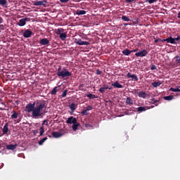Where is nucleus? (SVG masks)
Returning a JSON list of instances; mask_svg holds the SVG:
<instances>
[{
    "mask_svg": "<svg viewBox=\"0 0 180 180\" xmlns=\"http://www.w3.org/2000/svg\"><path fill=\"white\" fill-rule=\"evenodd\" d=\"M44 127H40V135H39V136H41L42 135H44Z\"/></svg>",
    "mask_w": 180,
    "mask_h": 180,
    "instance_id": "36",
    "label": "nucleus"
},
{
    "mask_svg": "<svg viewBox=\"0 0 180 180\" xmlns=\"http://www.w3.org/2000/svg\"><path fill=\"white\" fill-rule=\"evenodd\" d=\"M63 136V134L60 133V132H58V131H53L52 132V136L53 138H60Z\"/></svg>",
    "mask_w": 180,
    "mask_h": 180,
    "instance_id": "13",
    "label": "nucleus"
},
{
    "mask_svg": "<svg viewBox=\"0 0 180 180\" xmlns=\"http://www.w3.org/2000/svg\"><path fill=\"white\" fill-rule=\"evenodd\" d=\"M101 89H108L110 90V88H109V86L104 84L103 87H101Z\"/></svg>",
    "mask_w": 180,
    "mask_h": 180,
    "instance_id": "39",
    "label": "nucleus"
},
{
    "mask_svg": "<svg viewBox=\"0 0 180 180\" xmlns=\"http://www.w3.org/2000/svg\"><path fill=\"white\" fill-rule=\"evenodd\" d=\"M47 139H48V138H46V137L43 138L42 139H41V140L39 141V142H38V144H39V146H42V145L44 144V143Z\"/></svg>",
    "mask_w": 180,
    "mask_h": 180,
    "instance_id": "29",
    "label": "nucleus"
},
{
    "mask_svg": "<svg viewBox=\"0 0 180 180\" xmlns=\"http://www.w3.org/2000/svg\"><path fill=\"white\" fill-rule=\"evenodd\" d=\"M134 1V0H125V2H127L128 4L132 3Z\"/></svg>",
    "mask_w": 180,
    "mask_h": 180,
    "instance_id": "47",
    "label": "nucleus"
},
{
    "mask_svg": "<svg viewBox=\"0 0 180 180\" xmlns=\"http://www.w3.org/2000/svg\"><path fill=\"white\" fill-rule=\"evenodd\" d=\"M82 115H87V110H83V111H82Z\"/></svg>",
    "mask_w": 180,
    "mask_h": 180,
    "instance_id": "43",
    "label": "nucleus"
},
{
    "mask_svg": "<svg viewBox=\"0 0 180 180\" xmlns=\"http://www.w3.org/2000/svg\"><path fill=\"white\" fill-rule=\"evenodd\" d=\"M18 115H19V113L15 112V111H13V115H11V119L13 120L18 119Z\"/></svg>",
    "mask_w": 180,
    "mask_h": 180,
    "instance_id": "27",
    "label": "nucleus"
},
{
    "mask_svg": "<svg viewBox=\"0 0 180 180\" xmlns=\"http://www.w3.org/2000/svg\"><path fill=\"white\" fill-rule=\"evenodd\" d=\"M148 54V52L146 50L143 49L141 51H139V52L135 53V56L136 57L143 58V57H146V56Z\"/></svg>",
    "mask_w": 180,
    "mask_h": 180,
    "instance_id": "5",
    "label": "nucleus"
},
{
    "mask_svg": "<svg viewBox=\"0 0 180 180\" xmlns=\"http://www.w3.org/2000/svg\"><path fill=\"white\" fill-rule=\"evenodd\" d=\"M158 41H159L157 40V39L155 40V44H157Z\"/></svg>",
    "mask_w": 180,
    "mask_h": 180,
    "instance_id": "52",
    "label": "nucleus"
},
{
    "mask_svg": "<svg viewBox=\"0 0 180 180\" xmlns=\"http://www.w3.org/2000/svg\"><path fill=\"white\" fill-rule=\"evenodd\" d=\"M146 108H145V107L137 108V112H146Z\"/></svg>",
    "mask_w": 180,
    "mask_h": 180,
    "instance_id": "28",
    "label": "nucleus"
},
{
    "mask_svg": "<svg viewBox=\"0 0 180 180\" xmlns=\"http://www.w3.org/2000/svg\"><path fill=\"white\" fill-rule=\"evenodd\" d=\"M7 5V1L6 0H0V6H5Z\"/></svg>",
    "mask_w": 180,
    "mask_h": 180,
    "instance_id": "31",
    "label": "nucleus"
},
{
    "mask_svg": "<svg viewBox=\"0 0 180 180\" xmlns=\"http://www.w3.org/2000/svg\"><path fill=\"white\" fill-rule=\"evenodd\" d=\"M163 98H164V100H165V101H172V100L174 99V96H172V95H170V96H164Z\"/></svg>",
    "mask_w": 180,
    "mask_h": 180,
    "instance_id": "24",
    "label": "nucleus"
},
{
    "mask_svg": "<svg viewBox=\"0 0 180 180\" xmlns=\"http://www.w3.org/2000/svg\"><path fill=\"white\" fill-rule=\"evenodd\" d=\"M150 70H157V67L155 65H151Z\"/></svg>",
    "mask_w": 180,
    "mask_h": 180,
    "instance_id": "41",
    "label": "nucleus"
},
{
    "mask_svg": "<svg viewBox=\"0 0 180 180\" xmlns=\"http://www.w3.org/2000/svg\"><path fill=\"white\" fill-rule=\"evenodd\" d=\"M75 43L79 46H89L90 44L89 41H82L79 38L75 39Z\"/></svg>",
    "mask_w": 180,
    "mask_h": 180,
    "instance_id": "3",
    "label": "nucleus"
},
{
    "mask_svg": "<svg viewBox=\"0 0 180 180\" xmlns=\"http://www.w3.org/2000/svg\"><path fill=\"white\" fill-rule=\"evenodd\" d=\"M85 127H86V128L93 127V126L91 125L90 124H85Z\"/></svg>",
    "mask_w": 180,
    "mask_h": 180,
    "instance_id": "45",
    "label": "nucleus"
},
{
    "mask_svg": "<svg viewBox=\"0 0 180 180\" xmlns=\"http://www.w3.org/2000/svg\"><path fill=\"white\" fill-rule=\"evenodd\" d=\"M67 124H78L77 120L75 117H73V116H70V117H68V120L66 121Z\"/></svg>",
    "mask_w": 180,
    "mask_h": 180,
    "instance_id": "6",
    "label": "nucleus"
},
{
    "mask_svg": "<svg viewBox=\"0 0 180 180\" xmlns=\"http://www.w3.org/2000/svg\"><path fill=\"white\" fill-rule=\"evenodd\" d=\"M8 132V124L6 123L3 127V134H6Z\"/></svg>",
    "mask_w": 180,
    "mask_h": 180,
    "instance_id": "17",
    "label": "nucleus"
},
{
    "mask_svg": "<svg viewBox=\"0 0 180 180\" xmlns=\"http://www.w3.org/2000/svg\"><path fill=\"white\" fill-rule=\"evenodd\" d=\"M127 77L132 78V80H134L135 82H138L139 81V78H137V76L136 75H131L130 72L127 74Z\"/></svg>",
    "mask_w": 180,
    "mask_h": 180,
    "instance_id": "11",
    "label": "nucleus"
},
{
    "mask_svg": "<svg viewBox=\"0 0 180 180\" xmlns=\"http://www.w3.org/2000/svg\"><path fill=\"white\" fill-rule=\"evenodd\" d=\"M166 41L167 43H170L171 44H176L175 40L172 37H169L166 39L162 40V42Z\"/></svg>",
    "mask_w": 180,
    "mask_h": 180,
    "instance_id": "10",
    "label": "nucleus"
},
{
    "mask_svg": "<svg viewBox=\"0 0 180 180\" xmlns=\"http://www.w3.org/2000/svg\"><path fill=\"white\" fill-rule=\"evenodd\" d=\"M81 127V124L79 123H75L72 124V130L73 131H77V128Z\"/></svg>",
    "mask_w": 180,
    "mask_h": 180,
    "instance_id": "20",
    "label": "nucleus"
},
{
    "mask_svg": "<svg viewBox=\"0 0 180 180\" xmlns=\"http://www.w3.org/2000/svg\"><path fill=\"white\" fill-rule=\"evenodd\" d=\"M55 34H56V35L61 34H65L64 33V29L63 28H58L57 30H55Z\"/></svg>",
    "mask_w": 180,
    "mask_h": 180,
    "instance_id": "18",
    "label": "nucleus"
},
{
    "mask_svg": "<svg viewBox=\"0 0 180 180\" xmlns=\"http://www.w3.org/2000/svg\"><path fill=\"white\" fill-rule=\"evenodd\" d=\"M57 35H59V39H60V40H62V41H65L67 39V34L66 33L59 34H57Z\"/></svg>",
    "mask_w": 180,
    "mask_h": 180,
    "instance_id": "19",
    "label": "nucleus"
},
{
    "mask_svg": "<svg viewBox=\"0 0 180 180\" xmlns=\"http://www.w3.org/2000/svg\"><path fill=\"white\" fill-rule=\"evenodd\" d=\"M125 103L129 104L130 105H133V101L131 99V97H127L125 100Z\"/></svg>",
    "mask_w": 180,
    "mask_h": 180,
    "instance_id": "23",
    "label": "nucleus"
},
{
    "mask_svg": "<svg viewBox=\"0 0 180 180\" xmlns=\"http://www.w3.org/2000/svg\"><path fill=\"white\" fill-rule=\"evenodd\" d=\"M137 95L139 96V97H141V98H146L147 97L146 92L145 91H139V93H137Z\"/></svg>",
    "mask_w": 180,
    "mask_h": 180,
    "instance_id": "14",
    "label": "nucleus"
},
{
    "mask_svg": "<svg viewBox=\"0 0 180 180\" xmlns=\"http://www.w3.org/2000/svg\"><path fill=\"white\" fill-rule=\"evenodd\" d=\"M26 22H31V18H21V20H19V22H18L17 25H19V27H24V25H26Z\"/></svg>",
    "mask_w": 180,
    "mask_h": 180,
    "instance_id": "4",
    "label": "nucleus"
},
{
    "mask_svg": "<svg viewBox=\"0 0 180 180\" xmlns=\"http://www.w3.org/2000/svg\"><path fill=\"white\" fill-rule=\"evenodd\" d=\"M169 91L172 92H180L179 89H175V88H170Z\"/></svg>",
    "mask_w": 180,
    "mask_h": 180,
    "instance_id": "35",
    "label": "nucleus"
},
{
    "mask_svg": "<svg viewBox=\"0 0 180 180\" xmlns=\"http://www.w3.org/2000/svg\"><path fill=\"white\" fill-rule=\"evenodd\" d=\"M39 44L41 46H49V44H50V41L46 38H44L40 39Z\"/></svg>",
    "mask_w": 180,
    "mask_h": 180,
    "instance_id": "9",
    "label": "nucleus"
},
{
    "mask_svg": "<svg viewBox=\"0 0 180 180\" xmlns=\"http://www.w3.org/2000/svg\"><path fill=\"white\" fill-rule=\"evenodd\" d=\"M160 102V99L159 100H155V98H151L150 99V104H155V107H157L158 105V104H157L158 103Z\"/></svg>",
    "mask_w": 180,
    "mask_h": 180,
    "instance_id": "22",
    "label": "nucleus"
},
{
    "mask_svg": "<svg viewBox=\"0 0 180 180\" xmlns=\"http://www.w3.org/2000/svg\"><path fill=\"white\" fill-rule=\"evenodd\" d=\"M56 75L59 78L65 79L70 76H71V72H70L68 70H67L66 68H63L61 66L58 67V69H57L56 71Z\"/></svg>",
    "mask_w": 180,
    "mask_h": 180,
    "instance_id": "2",
    "label": "nucleus"
},
{
    "mask_svg": "<svg viewBox=\"0 0 180 180\" xmlns=\"http://www.w3.org/2000/svg\"><path fill=\"white\" fill-rule=\"evenodd\" d=\"M105 89H103V88H100L98 89V92L101 93V94H104L105 92Z\"/></svg>",
    "mask_w": 180,
    "mask_h": 180,
    "instance_id": "37",
    "label": "nucleus"
},
{
    "mask_svg": "<svg viewBox=\"0 0 180 180\" xmlns=\"http://www.w3.org/2000/svg\"><path fill=\"white\" fill-rule=\"evenodd\" d=\"M96 74H97V75H101L102 72H101V70H97L96 71Z\"/></svg>",
    "mask_w": 180,
    "mask_h": 180,
    "instance_id": "42",
    "label": "nucleus"
},
{
    "mask_svg": "<svg viewBox=\"0 0 180 180\" xmlns=\"http://www.w3.org/2000/svg\"><path fill=\"white\" fill-rule=\"evenodd\" d=\"M162 84L161 82H152L151 85L153 86V88H158V86H160Z\"/></svg>",
    "mask_w": 180,
    "mask_h": 180,
    "instance_id": "21",
    "label": "nucleus"
},
{
    "mask_svg": "<svg viewBox=\"0 0 180 180\" xmlns=\"http://www.w3.org/2000/svg\"><path fill=\"white\" fill-rule=\"evenodd\" d=\"M47 4L46 0L40 1H34V6H46V4Z\"/></svg>",
    "mask_w": 180,
    "mask_h": 180,
    "instance_id": "8",
    "label": "nucleus"
},
{
    "mask_svg": "<svg viewBox=\"0 0 180 180\" xmlns=\"http://www.w3.org/2000/svg\"><path fill=\"white\" fill-rule=\"evenodd\" d=\"M33 32L31 31V30H25L23 32V37H25L26 39L30 38Z\"/></svg>",
    "mask_w": 180,
    "mask_h": 180,
    "instance_id": "7",
    "label": "nucleus"
},
{
    "mask_svg": "<svg viewBox=\"0 0 180 180\" xmlns=\"http://www.w3.org/2000/svg\"><path fill=\"white\" fill-rule=\"evenodd\" d=\"M157 1H158V0H147L148 4H150L155 3Z\"/></svg>",
    "mask_w": 180,
    "mask_h": 180,
    "instance_id": "38",
    "label": "nucleus"
},
{
    "mask_svg": "<svg viewBox=\"0 0 180 180\" xmlns=\"http://www.w3.org/2000/svg\"><path fill=\"white\" fill-rule=\"evenodd\" d=\"M132 53H136L137 51H139V49H135L134 50L130 51Z\"/></svg>",
    "mask_w": 180,
    "mask_h": 180,
    "instance_id": "49",
    "label": "nucleus"
},
{
    "mask_svg": "<svg viewBox=\"0 0 180 180\" xmlns=\"http://www.w3.org/2000/svg\"><path fill=\"white\" fill-rule=\"evenodd\" d=\"M61 3L63 4H66L67 2L69 1V0H59Z\"/></svg>",
    "mask_w": 180,
    "mask_h": 180,
    "instance_id": "44",
    "label": "nucleus"
},
{
    "mask_svg": "<svg viewBox=\"0 0 180 180\" xmlns=\"http://www.w3.org/2000/svg\"><path fill=\"white\" fill-rule=\"evenodd\" d=\"M32 134H34V135L37 134H38V130L35 129V130L32 131Z\"/></svg>",
    "mask_w": 180,
    "mask_h": 180,
    "instance_id": "48",
    "label": "nucleus"
},
{
    "mask_svg": "<svg viewBox=\"0 0 180 180\" xmlns=\"http://www.w3.org/2000/svg\"><path fill=\"white\" fill-rule=\"evenodd\" d=\"M133 52L129 50L128 49H125L124 51H122V54H124V56H129Z\"/></svg>",
    "mask_w": 180,
    "mask_h": 180,
    "instance_id": "16",
    "label": "nucleus"
},
{
    "mask_svg": "<svg viewBox=\"0 0 180 180\" xmlns=\"http://www.w3.org/2000/svg\"><path fill=\"white\" fill-rule=\"evenodd\" d=\"M91 109H92V107L91 105H88L87 107H86V110H84L89 111V110H91Z\"/></svg>",
    "mask_w": 180,
    "mask_h": 180,
    "instance_id": "40",
    "label": "nucleus"
},
{
    "mask_svg": "<svg viewBox=\"0 0 180 180\" xmlns=\"http://www.w3.org/2000/svg\"><path fill=\"white\" fill-rule=\"evenodd\" d=\"M157 40H158V41H163V39H160V38H159V39H158Z\"/></svg>",
    "mask_w": 180,
    "mask_h": 180,
    "instance_id": "50",
    "label": "nucleus"
},
{
    "mask_svg": "<svg viewBox=\"0 0 180 180\" xmlns=\"http://www.w3.org/2000/svg\"><path fill=\"white\" fill-rule=\"evenodd\" d=\"M121 20H124V22H130V18L124 15L121 17Z\"/></svg>",
    "mask_w": 180,
    "mask_h": 180,
    "instance_id": "32",
    "label": "nucleus"
},
{
    "mask_svg": "<svg viewBox=\"0 0 180 180\" xmlns=\"http://www.w3.org/2000/svg\"><path fill=\"white\" fill-rule=\"evenodd\" d=\"M58 88V86H55L54 88H53L52 91H51V95L52 96L56 95Z\"/></svg>",
    "mask_w": 180,
    "mask_h": 180,
    "instance_id": "26",
    "label": "nucleus"
},
{
    "mask_svg": "<svg viewBox=\"0 0 180 180\" xmlns=\"http://www.w3.org/2000/svg\"><path fill=\"white\" fill-rule=\"evenodd\" d=\"M112 86H114V88H117V89L124 88V86L122 84H120L118 82H115L112 83Z\"/></svg>",
    "mask_w": 180,
    "mask_h": 180,
    "instance_id": "12",
    "label": "nucleus"
},
{
    "mask_svg": "<svg viewBox=\"0 0 180 180\" xmlns=\"http://www.w3.org/2000/svg\"><path fill=\"white\" fill-rule=\"evenodd\" d=\"M44 124H46V126H48V120H44V123H42V126H44Z\"/></svg>",
    "mask_w": 180,
    "mask_h": 180,
    "instance_id": "46",
    "label": "nucleus"
},
{
    "mask_svg": "<svg viewBox=\"0 0 180 180\" xmlns=\"http://www.w3.org/2000/svg\"><path fill=\"white\" fill-rule=\"evenodd\" d=\"M69 108H70V110L72 111V112H75V103H72L70 104V105L69 106Z\"/></svg>",
    "mask_w": 180,
    "mask_h": 180,
    "instance_id": "30",
    "label": "nucleus"
},
{
    "mask_svg": "<svg viewBox=\"0 0 180 180\" xmlns=\"http://www.w3.org/2000/svg\"><path fill=\"white\" fill-rule=\"evenodd\" d=\"M46 108V101L41 100H37L33 103H28L25 106L26 112H32V117L34 119H39L44 117V109Z\"/></svg>",
    "mask_w": 180,
    "mask_h": 180,
    "instance_id": "1",
    "label": "nucleus"
},
{
    "mask_svg": "<svg viewBox=\"0 0 180 180\" xmlns=\"http://www.w3.org/2000/svg\"><path fill=\"white\" fill-rule=\"evenodd\" d=\"M108 89H110V90H112V87H108Z\"/></svg>",
    "mask_w": 180,
    "mask_h": 180,
    "instance_id": "53",
    "label": "nucleus"
},
{
    "mask_svg": "<svg viewBox=\"0 0 180 180\" xmlns=\"http://www.w3.org/2000/svg\"><path fill=\"white\" fill-rule=\"evenodd\" d=\"M68 92V90H65L63 92V94H61V98H64L65 97H67V93Z\"/></svg>",
    "mask_w": 180,
    "mask_h": 180,
    "instance_id": "33",
    "label": "nucleus"
},
{
    "mask_svg": "<svg viewBox=\"0 0 180 180\" xmlns=\"http://www.w3.org/2000/svg\"><path fill=\"white\" fill-rule=\"evenodd\" d=\"M76 14L78 15H85V14H86V11H83V10H77Z\"/></svg>",
    "mask_w": 180,
    "mask_h": 180,
    "instance_id": "25",
    "label": "nucleus"
},
{
    "mask_svg": "<svg viewBox=\"0 0 180 180\" xmlns=\"http://www.w3.org/2000/svg\"><path fill=\"white\" fill-rule=\"evenodd\" d=\"M176 89L180 90V86H178L176 87Z\"/></svg>",
    "mask_w": 180,
    "mask_h": 180,
    "instance_id": "51",
    "label": "nucleus"
},
{
    "mask_svg": "<svg viewBox=\"0 0 180 180\" xmlns=\"http://www.w3.org/2000/svg\"><path fill=\"white\" fill-rule=\"evenodd\" d=\"M86 96H87L88 98H89V99L96 98L95 94H88L86 95Z\"/></svg>",
    "mask_w": 180,
    "mask_h": 180,
    "instance_id": "34",
    "label": "nucleus"
},
{
    "mask_svg": "<svg viewBox=\"0 0 180 180\" xmlns=\"http://www.w3.org/2000/svg\"><path fill=\"white\" fill-rule=\"evenodd\" d=\"M20 122V120L19 121H18V123H19Z\"/></svg>",
    "mask_w": 180,
    "mask_h": 180,
    "instance_id": "54",
    "label": "nucleus"
},
{
    "mask_svg": "<svg viewBox=\"0 0 180 180\" xmlns=\"http://www.w3.org/2000/svg\"><path fill=\"white\" fill-rule=\"evenodd\" d=\"M18 145L17 144H14V145H7L6 146V148L7 150H15L16 148H17Z\"/></svg>",
    "mask_w": 180,
    "mask_h": 180,
    "instance_id": "15",
    "label": "nucleus"
}]
</instances>
